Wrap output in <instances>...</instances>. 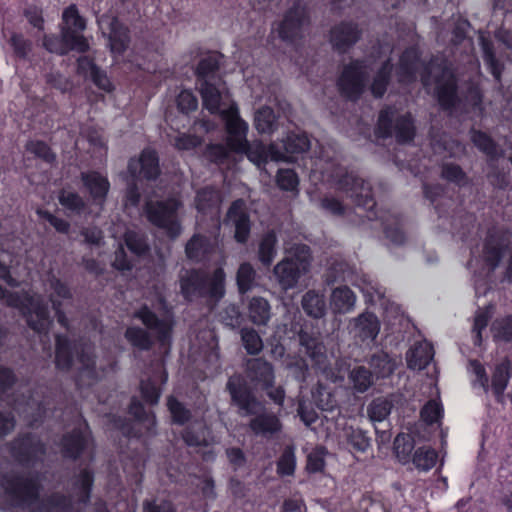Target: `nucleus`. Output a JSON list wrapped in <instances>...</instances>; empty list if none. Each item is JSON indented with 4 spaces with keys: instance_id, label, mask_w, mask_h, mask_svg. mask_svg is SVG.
I'll list each match as a JSON object with an SVG mask.
<instances>
[{
    "instance_id": "nucleus-1",
    "label": "nucleus",
    "mask_w": 512,
    "mask_h": 512,
    "mask_svg": "<svg viewBox=\"0 0 512 512\" xmlns=\"http://www.w3.org/2000/svg\"><path fill=\"white\" fill-rule=\"evenodd\" d=\"M420 57L415 48L406 49L401 57L396 70L400 83H411L416 79L420 68ZM422 84L425 87L436 86L437 98L444 109L453 108L457 101V80L452 70L439 58H432L427 64L422 65L420 73Z\"/></svg>"
},
{
    "instance_id": "nucleus-2",
    "label": "nucleus",
    "mask_w": 512,
    "mask_h": 512,
    "mask_svg": "<svg viewBox=\"0 0 512 512\" xmlns=\"http://www.w3.org/2000/svg\"><path fill=\"white\" fill-rule=\"evenodd\" d=\"M226 390L230 394L231 403L237 406L238 414L241 417H252L248 426L256 436L269 439L281 432L282 423L279 417L267 411L265 405L257 399L241 375L230 376L226 383Z\"/></svg>"
},
{
    "instance_id": "nucleus-3",
    "label": "nucleus",
    "mask_w": 512,
    "mask_h": 512,
    "mask_svg": "<svg viewBox=\"0 0 512 512\" xmlns=\"http://www.w3.org/2000/svg\"><path fill=\"white\" fill-rule=\"evenodd\" d=\"M333 178L339 190L345 192L358 207H362L367 211L366 217L368 220L379 218L377 213L373 211L376 202L373 198L372 188L369 183L359 178L353 172L344 171L343 169H339L333 175ZM380 219L384 225L386 238L395 245L403 244L406 237L398 223L395 226H390L385 223L382 216Z\"/></svg>"
},
{
    "instance_id": "nucleus-4",
    "label": "nucleus",
    "mask_w": 512,
    "mask_h": 512,
    "mask_svg": "<svg viewBox=\"0 0 512 512\" xmlns=\"http://www.w3.org/2000/svg\"><path fill=\"white\" fill-rule=\"evenodd\" d=\"M134 318L139 319L145 328L129 326L125 330L124 337L127 342L139 351H149L157 340L165 345L172 330V323L168 317H158L148 306H142L134 312Z\"/></svg>"
},
{
    "instance_id": "nucleus-5",
    "label": "nucleus",
    "mask_w": 512,
    "mask_h": 512,
    "mask_svg": "<svg viewBox=\"0 0 512 512\" xmlns=\"http://www.w3.org/2000/svg\"><path fill=\"white\" fill-rule=\"evenodd\" d=\"M41 484L31 473L0 472V506L2 509L31 508L39 500Z\"/></svg>"
},
{
    "instance_id": "nucleus-6",
    "label": "nucleus",
    "mask_w": 512,
    "mask_h": 512,
    "mask_svg": "<svg viewBox=\"0 0 512 512\" xmlns=\"http://www.w3.org/2000/svg\"><path fill=\"white\" fill-rule=\"evenodd\" d=\"M180 289L187 301L204 298L208 304L215 305L225 294L224 270L216 268L212 274L197 269L185 270L180 275Z\"/></svg>"
},
{
    "instance_id": "nucleus-7",
    "label": "nucleus",
    "mask_w": 512,
    "mask_h": 512,
    "mask_svg": "<svg viewBox=\"0 0 512 512\" xmlns=\"http://www.w3.org/2000/svg\"><path fill=\"white\" fill-rule=\"evenodd\" d=\"M225 128L227 132V145L232 152L245 154L247 158L260 167L271 159L269 147L260 141L249 142L247 140L248 123L239 115L236 107L224 112Z\"/></svg>"
},
{
    "instance_id": "nucleus-8",
    "label": "nucleus",
    "mask_w": 512,
    "mask_h": 512,
    "mask_svg": "<svg viewBox=\"0 0 512 512\" xmlns=\"http://www.w3.org/2000/svg\"><path fill=\"white\" fill-rule=\"evenodd\" d=\"M182 202L175 197L165 200L148 199L144 205V214L147 220L163 230L170 239H176L182 232L178 218V210Z\"/></svg>"
},
{
    "instance_id": "nucleus-9",
    "label": "nucleus",
    "mask_w": 512,
    "mask_h": 512,
    "mask_svg": "<svg viewBox=\"0 0 512 512\" xmlns=\"http://www.w3.org/2000/svg\"><path fill=\"white\" fill-rule=\"evenodd\" d=\"M415 133L416 128L410 113L400 114L393 107L380 111L376 128L378 137H395L397 143L407 144L413 141Z\"/></svg>"
},
{
    "instance_id": "nucleus-10",
    "label": "nucleus",
    "mask_w": 512,
    "mask_h": 512,
    "mask_svg": "<svg viewBox=\"0 0 512 512\" xmlns=\"http://www.w3.org/2000/svg\"><path fill=\"white\" fill-rule=\"evenodd\" d=\"M298 336L301 350L311 360L313 366L326 373L327 378L336 382L338 377L333 372L329 374L326 371L328 357L321 333L304 327L300 330Z\"/></svg>"
},
{
    "instance_id": "nucleus-11",
    "label": "nucleus",
    "mask_w": 512,
    "mask_h": 512,
    "mask_svg": "<svg viewBox=\"0 0 512 512\" xmlns=\"http://www.w3.org/2000/svg\"><path fill=\"white\" fill-rule=\"evenodd\" d=\"M367 77V67L363 61L355 60L346 65L337 82L341 95L352 101L357 100L364 92Z\"/></svg>"
},
{
    "instance_id": "nucleus-12",
    "label": "nucleus",
    "mask_w": 512,
    "mask_h": 512,
    "mask_svg": "<svg viewBox=\"0 0 512 512\" xmlns=\"http://www.w3.org/2000/svg\"><path fill=\"white\" fill-rule=\"evenodd\" d=\"M10 453L20 464L33 466L37 461L43 459L46 447L38 436L27 433L17 437L10 443Z\"/></svg>"
},
{
    "instance_id": "nucleus-13",
    "label": "nucleus",
    "mask_w": 512,
    "mask_h": 512,
    "mask_svg": "<svg viewBox=\"0 0 512 512\" xmlns=\"http://www.w3.org/2000/svg\"><path fill=\"white\" fill-rule=\"evenodd\" d=\"M310 149V140L306 133L291 131L279 142L271 143L269 151L273 161H292L294 155L302 154Z\"/></svg>"
},
{
    "instance_id": "nucleus-14",
    "label": "nucleus",
    "mask_w": 512,
    "mask_h": 512,
    "mask_svg": "<svg viewBox=\"0 0 512 512\" xmlns=\"http://www.w3.org/2000/svg\"><path fill=\"white\" fill-rule=\"evenodd\" d=\"M309 24L306 5L296 1L285 13L279 23L278 34L284 41H293L302 36L304 28Z\"/></svg>"
},
{
    "instance_id": "nucleus-15",
    "label": "nucleus",
    "mask_w": 512,
    "mask_h": 512,
    "mask_svg": "<svg viewBox=\"0 0 512 512\" xmlns=\"http://www.w3.org/2000/svg\"><path fill=\"white\" fill-rule=\"evenodd\" d=\"M62 20L61 32L68 41L76 45V51L79 53L88 51V41L82 34L86 28V22L85 19L79 15L75 4H71L64 10Z\"/></svg>"
},
{
    "instance_id": "nucleus-16",
    "label": "nucleus",
    "mask_w": 512,
    "mask_h": 512,
    "mask_svg": "<svg viewBox=\"0 0 512 512\" xmlns=\"http://www.w3.org/2000/svg\"><path fill=\"white\" fill-rule=\"evenodd\" d=\"M199 92L202 98L203 107L211 114H219L225 122L224 112L232 107H238L236 104L230 105L228 108L221 109L223 99L226 96V87L222 78L215 81H202L199 84Z\"/></svg>"
},
{
    "instance_id": "nucleus-17",
    "label": "nucleus",
    "mask_w": 512,
    "mask_h": 512,
    "mask_svg": "<svg viewBox=\"0 0 512 512\" xmlns=\"http://www.w3.org/2000/svg\"><path fill=\"white\" fill-rule=\"evenodd\" d=\"M90 443V430L84 421L71 432L63 435L61 439V453L63 457L76 460L88 448Z\"/></svg>"
},
{
    "instance_id": "nucleus-18",
    "label": "nucleus",
    "mask_w": 512,
    "mask_h": 512,
    "mask_svg": "<svg viewBox=\"0 0 512 512\" xmlns=\"http://www.w3.org/2000/svg\"><path fill=\"white\" fill-rule=\"evenodd\" d=\"M225 223L231 225L235 229L234 238L238 243H246L250 235V219L246 211L245 202L237 199L230 205Z\"/></svg>"
},
{
    "instance_id": "nucleus-19",
    "label": "nucleus",
    "mask_w": 512,
    "mask_h": 512,
    "mask_svg": "<svg viewBox=\"0 0 512 512\" xmlns=\"http://www.w3.org/2000/svg\"><path fill=\"white\" fill-rule=\"evenodd\" d=\"M48 283L52 290L49 294V301L51 302L52 309L55 312L57 322L63 328L69 329V320L63 310V301H71L73 298L72 292L66 283L62 282L55 276L50 277Z\"/></svg>"
},
{
    "instance_id": "nucleus-20",
    "label": "nucleus",
    "mask_w": 512,
    "mask_h": 512,
    "mask_svg": "<svg viewBox=\"0 0 512 512\" xmlns=\"http://www.w3.org/2000/svg\"><path fill=\"white\" fill-rule=\"evenodd\" d=\"M128 172L133 178L154 180L160 174L159 161L155 151L145 149L138 159L132 158L128 163Z\"/></svg>"
},
{
    "instance_id": "nucleus-21",
    "label": "nucleus",
    "mask_w": 512,
    "mask_h": 512,
    "mask_svg": "<svg viewBox=\"0 0 512 512\" xmlns=\"http://www.w3.org/2000/svg\"><path fill=\"white\" fill-rule=\"evenodd\" d=\"M246 377L256 387L268 390L274 384V369L263 358H251L246 362Z\"/></svg>"
},
{
    "instance_id": "nucleus-22",
    "label": "nucleus",
    "mask_w": 512,
    "mask_h": 512,
    "mask_svg": "<svg viewBox=\"0 0 512 512\" xmlns=\"http://www.w3.org/2000/svg\"><path fill=\"white\" fill-rule=\"evenodd\" d=\"M510 244L509 239L498 230H489L484 242L483 259L494 270L501 262Z\"/></svg>"
},
{
    "instance_id": "nucleus-23",
    "label": "nucleus",
    "mask_w": 512,
    "mask_h": 512,
    "mask_svg": "<svg viewBox=\"0 0 512 512\" xmlns=\"http://www.w3.org/2000/svg\"><path fill=\"white\" fill-rule=\"evenodd\" d=\"M360 37L361 30L358 24L354 22L343 21L330 30V42L340 53L346 52Z\"/></svg>"
},
{
    "instance_id": "nucleus-24",
    "label": "nucleus",
    "mask_w": 512,
    "mask_h": 512,
    "mask_svg": "<svg viewBox=\"0 0 512 512\" xmlns=\"http://www.w3.org/2000/svg\"><path fill=\"white\" fill-rule=\"evenodd\" d=\"M218 243L216 238L195 234L187 242L185 253L188 259L195 262L208 261L217 253Z\"/></svg>"
},
{
    "instance_id": "nucleus-25",
    "label": "nucleus",
    "mask_w": 512,
    "mask_h": 512,
    "mask_svg": "<svg viewBox=\"0 0 512 512\" xmlns=\"http://www.w3.org/2000/svg\"><path fill=\"white\" fill-rule=\"evenodd\" d=\"M80 177L94 203L103 205L110 189L108 179L97 171L82 172Z\"/></svg>"
},
{
    "instance_id": "nucleus-26",
    "label": "nucleus",
    "mask_w": 512,
    "mask_h": 512,
    "mask_svg": "<svg viewBox=\"0 0 512 512\" xmlns=\"http://www.w3.org/2000/svg\"><path fill=\"white\" fill-rule=\"evenodd\" d=\"M274 276L280 287L287 291L296 287L299 279L307 273L306 270L295 266L291 261L281 260L273 269Z\"/></svg>"
},
{
    "instance_id": "nucleus-27",
    "label": "nucleus",
    "mask_w": 512,
    "mask_h": 512,
    "mask_svg": "<svg viewBox=\"0 0 512 512\" xmlns=\"http://www.w3.org/2000/svg\"><path fill=\"white\" fill-rule=\"evenodd\" d=\"M194 202L198 212L204 215H218L222 202L221 193L212 186H206L196 192Z\"/></svg>"
},
{
    "instance_id": "nucleus-28",
    "label": "nucleus",
    "mask_w": 512,
    "mask_h": 512,
    "mask_svg": "<svg viewBox=\"0 0 512 512\" xmlns=\"http://www.w3.org/2000/svg\"><path fill=\"white\" fill-rule=\"evenodd\" d=\"M14 410L23 417L30 427L38 425L46 412L44 405L32 396H29L25 401L16 400Z\"/></svg>"
},
{
    "instance_id": "nucleus-29",
    "label": "nucleus",
    "mask_w": 512,
    "mask_h": 512,
    "mask_svg": "<svg viewBox=\"0 0 512 512\" xmlns=\"http://www.w3.org/2000/svg\"><path fill=\"white\" fill-rule=\"evenodd\" d=\"M355 336L361 341H373L380 331V322L371 312H365L353 319Z\"/></svg>"
},
{
    "instance_id": "nucleus-30",
    "label": "nucleus",
    "mask_w": 512,
    "mask_h": 512,
    "mask_svg": "<svg viewBox=\"0 0 512 512\" xmlns=\"http://www.w3.org/2000/svg\"><path fill=\"white\" fill-rule=\"evenodd\" d=\"M78 360L81 364L78 381L82 385H91L98 379L93 348L87 344L83 345L78 355Z\"/></svg>"
},
{
    "instance_id": "nucleus-31",
    "label": "nucleus",
    "mask_w": 512,
    "mask_h": 512,
    "mask_svg": "<svg viewBox=\"0 0 512 512\" xmlns=\"http://www.w3.org/2000/svg\"><path fill=\"white\" fill-rule=\"evenodd\" d=\"M367 363L371 368L370 371L377 378L389 377L397 366L396 360L383 350L372 353L368 357Z\"/></svg>"
},
{
    "instance_id": "nucleus-32",
    "label": "nucleus",
    "mask_w": 512,
    "mask_h": 512,
    "mask_svg": "<svg viewBox=\"0 0 512 512\" xmlns=\"http://www.w3.org/2000/svg\"><path fill=\"white\" fill-rule=\"evenodd\" d=\"M433 347L427 342H418L406 353L407 366L413 370H422L433 359Z\"/></svg>"
},
{
    "instance_id": "nucleus-33",
    "label": "nucleus",
    "mask_w": 512,
    "mask_h": 512,
    "mask_svg": "<svg viewBox=\"0 0 512 512\" xmlns=\"http://www.w3.org/2000/svg\"><path fill=\"white\" fill-rule=\"evenodd\" d=\"M27 323L36 332L47 331L51 324L47 304L42 300L32 301L31 310L27 316Z\"/></svg>"
},
{
    "instance_id": "nucleus-34",
    "label": "nucleus",
    "mask_w": 512,
    "mask_h": 512,
    "mask_svg": "<svg viewBox=\"0 0 512 512\" xmlns=\"http://www.w3.org/2000/svg\"><path fill=\"white\" fill-rule=\"evenodd\" d=\"M222 58L223 55L220 53L212 52L199 61L196 70L197 84L205 80L215 81V79L220 78L216 73L220 68V60Z\"/></svg>"
},
{
    "instance_id": "nucleus-35",
    "label": "nucleus",
    "mask_w": 512,
    "mask_h": 512,
    "mask_svg": "<svg viewBox=\"0 0 512 512\" xmlns=\"http://www.w3.org/2000/svg\"><path fill=\"white\" fill-rule=\"evenodd\" d=\"M304 312L312 318L320 319L326 314V302L323 294L315 290H308L301 299Z\"/></svg>"
},
{
    "instance_id": "nucleus-36",
    "label": "nucleus",
    "mask_w": 512,
    "mask_h": 512,
    "mask_svg": "<svg viewBox=\"0 0 512 512\" xmlns=\"http://www.w3.org/2000/svg\"><path fill=\"white\" fill-rule=\"evenodd\" d=\"M356 296L347 286L337 287L331 294V306L334 312L345 314L354 309Z\"/></svg>"
},
{
    "instance_id": "nucleus-37",
    "label": "nucleus",
    "mask_w": 512,
    "mask_h": 512,
    "mask_svg": "<svg viewBox=\"0 0 512 512\" xmlns=\"http://www.w3.org/2000/svg\"><path fill=\"white\" fill-rule=\"evenodd\" d=\"M470 134L472 143L487 156L489 161H496L502 156L499 146L487 133L472 129Z\"/></svg>"
},
{
    "instance_id": "nucleus-38",
    "label": "nucleus",
    "mask_w": 512,
    "mask_h": 512,
    "mask_svg": "<svg viewBox=\"0 0 512 512\" xmlns=\"http://www.w3.org/2000/svg\"><path fill=\"white\" fill-rule=\"evenodd\" d=\"M72 501L69 497L53 493L42 499L33 509L32 512H71Z\"/></svg>"
},
{
    "instance_id": "nucleus-39",
    "label": "nucleus",
    "mask_w": 512,
    "mask_h": 512,
    "mask_svg": "<svg viewBox=\"0 0 512 512\" xmlns=\"http://www.w3.org/2000/svg\"><path fill=\"white\" fill-rule=\"evenodd\" d=\"M269 302L262 297H253L248 305L249 319L255 325H266L271 317Z\"/></svg>"
},
{
    "instance_id": "nucleus-40",
    "label": "nucleus",
    "mask_w": 512,
    "mask_h": 512,
    "mask_svg": "<svg viewBox=\"0 0 512 512\" xmlns=\"http://www.w3.org/2000/svg\"><path fill=\"white\" fill-rule=\"evenodd\" d=\"M395 396H381L373 399L368 405L367 413L372 421L381 422L385 420L394 407Z\"/></svg>"
},
{
    "instance_id": "nucleus-41",
    "label": "nucleus",
    "mask_w": 512,
    "mask_h": 512,
    "mask_svg": "<svg viewBox=\"0 0 512 512\" xmlns=\"http://www.w3.org/2000/svg\"><path fill=\"white\" fill-rule=\"evenodd\" d=\"M110 47L113 52L123 53L129 44V30L118 20L114 19L110 24Z\"/></svg>"
},
{
    "instance_id": "nucleus-42",
    "label": "nucleus",
    "mask_w": 512,
    "mask_h": 512,
    "mask_svg": "<svg viewBox=\"0 0 512 512\" xmlns=\"http://www.w3.org/2000/svg\"><path fill=\"white\" fill-rule=\"evenodd\" d=\"M509 369L510 361L506 359L495 367L492 375L491 388L497 401L499 402H501L503 399V393L510 379Z\"/></svg>"
},
{
    "instance_id": "nucleus-43",
    "label": "nucleus",
    "mask_w": 512,
    "mask_h": 512,
    "mask_svg": "<svg viewBox=\"0 0 512 512\" xmlns=\"http://www.w3.org/2000/svg\"><path fill=\"white\" fill-rule=\"evenodd\" d=\"M73 363V348L66 336H56V367L63 371H68Z\"/></svg>"
},
{
    "instance_id": "nucleus-44",
    "label": "nucleus",
    "mask_w": 512,
    "mask_h": 512,
    "mask_svg": "<svg viewBox=\"0 0 512 512\" xmlns=\"http://www.w3.org/2000/svg\"><path fill=\"white\" fill-rule=\"evenodd\" d=\"M277 237L274 231L265 233L259 243L258 258L264 266H269L276 254Z\"/></svg>"
},
{
    "instance_id": "nucleus-45",
    "label": "nucleus",
    "mask_w": 512,
    "mask_h": 512,
    "mask_svg": "<svg viewBox=\"0 0 512 512\" xmlns=\"http://www.w3.org/2000/svg\"><path fill=\"white\" fill-rule=\"evenodd\" d=\"M254 125L259 133L271 134L277 129V117L270 107H262L255 113Z\"/></svg>"
},
{
    "instance_id": "nucleus-46",
    "label": "nucleus",
    "mask_w": 512,
    "mask_h": 512,
    "mask_svg": "<svg viewBox=\"0 0 512 512\" xmlns=\"http://www.w3.org/2000/svg\"><path fill=\"white\" fill-rule=\"evenodd\" d=\"M393 65L390 59H387L376 73L371 84V92L376 98L382 97L390 82Z\"/></svg>"
},
{
    "instance_id": "nucleus-47",
    "label": "nucleus",
    "mask_w": 512,
    "mask_h": 512,
    "mask_svg": "<svg viewBox=\"0 0 512 512\" xmlns=\"http://www.w3.org/2000/svg\"><path fill=\"white\" fill-rule=\"evenodd\" d=\"M373 374L365 366H356L349 373V380L358 393L366 392L374 383Z\"/></svg>"
},
{
    "instance_id": "nucleus-48",
    "label": "nucleus",
    "mask_w": 512,
    "mask_h": 512,
    "mask_svg": "<svg viewBox=\"0 0 512 512\" xmlns=\"http://www.w3.org/2000/svg\"><path fill=\"white\" fill-rule=\"evenodd\" d=\"M490 330L494 341L512 342V315L496 318Z\"/></svg>"
},
{
    "instance_id": "nucleus-49",
    "label": "nucleus",
    "mask_w": 512,
    "mask_h": 512,
    "mask_svg": "<svg viewBox=\"0 0 512 512\" xmlns=\"http://www.w3.org/2000/svg\"><path fill=\"white\" fill-rule=\"evenodd\" d=\"M346 440L350 449L359 453H365L371 446V438L360 428L347 429Z\"/></svg>"
},
{
    "instance_id": "nucleus-50",
    "label": "nucleus",
    "mask_w": 512,
    "mask_h": 512,
    "mask_svg": "<svg viewBox=\"0 0 512 512\" xmlns=\"http://www.w3.org/2000/svg\"><path fill=\"white\" fill-rule=\"evenodd\" d=\"M94 482L93 473L89 469H83L76 476L73 485L78 490V501L86 504L90 500L92 485Z\"/></svg>"
},
{
    "instance_id": "nucleus-51",
    "label": "nucleus",
    "mask_w": 512,
    "mask_h": 512,
    "mask_svg": "<svg viewBox=\"0 0 512 512\" xmlns=\"http://www.w3.org/2000/svg\"><path fill=\"white\" fill-rule=\"evenodd\" d=\"M483 60L495 79L499 80L502 73V64L495 56L493 43L486 38H481Z\"/></svg>"
},
{
    "instance_id": "nucleus-52",
    "label": "nucleus",
    "mask_w": 512,
    "mask_h": 512,
    "mask_svg": "<svg viewBox=\"0 0 512 512\" xmlns=\"http://www.w3.org/2000/svg\"><path fill=\"white\" fill-rule=\"evenodd\" d=\"M43 45L49 52L59 55H65L73 50L76 51V45L71 41H68L62 32L60 36H45L43 39Z\"/></svg>"
},
{
    "instance_id": "nucleus-53",
    "label": "nucleus",
    "mask_w": 512,
    "mask_h": 512,
    "mask_svg": "<svg viewBox=\"0 0 512 512\" xmlns=\"http://www.w3.org/2000/svg\"><path fill=\"white\" fill-rule=\"evenodd\" d=\"M59 203L70 213L80 215L86 209V203L76 192L62 190L58 196Z\"/></svg>"
},
{
    "instance_id": "nucleus-54",
    "label": "nucleus",
    "mask_w": 512,
    "mask_h": 512,
    "mask_svg": "<svg viewBox=\"0 0 512 512\" xmlns=\"http://www.w3.org/2000/svg\"><path fill=\"white\" fill-rule=\"evenodd\" d=\"M283 260L291 261L295 266L308 272L311 265L310 247L306 244H296L290 248L289 255Z\"/></svg>"
},
{
    "instance_id": "nucleus-55",
    "label": "nucleus",
    "mask_w": 512,
    "mask_h": 512,
    "mask_svg": "<svg viewBox=\"0 0 512 512\" xmlns=\"http://www.w3.org/2000/svg\"><path fill=\"white\" fill-rule=\"evenodd\" d=\"M438 455L434 449L421 447L413 455V464L418 470L428 471L433 468L437 462Z\"/></svg>"
},
{
    "instance_id": "nucleus-56",
    "label": "nucleus",
    "mask_w": 512,
    "mask_h": 512,
    "mask_svg": "<svg viewBox=\"0 0 512 512\" xmlns=\"http://www.w3.org/2000/svg\"><path fill=\"white\" fill-rule=\"evenodd\" d=\"M414 439L409 434L400 433L394 440V452L399 461L406 463L414 449Z\"/></svg>"
},
{
    "instance_id": "nucleus-57",
    "label": "nucleus",
    "mask_w": 512,
    "mask_h": 512,
    "mask_svg": "<svg viewBox=\"0 0 512 512\" xmlns=\"http://www.w3.org/2000/svg\"><path fill=\"white\" fill-rule=\"evenodd\" d=\"M129 413L135 417L136 420L146 423V428L149 432H153L156 425V418L152 412L145 410L142 403L137 398H132L129 405Z\"/></svg>"
},
{
    "instance_id": "nucleus-58",
    "label": "nucleus",
    "mask_w": 512,
    "mask_h": 512,
    "mask_svg": "<svg viewBox=\"0 0 512 512\" xmlns=\"http://www.w3.org/2000/svg\"><path fill=\"white\" fill-rule=\"evenodd\" d=\"M256 272L250 263H242L237 271L236 280L239 292L244 294L254 285Z\"/></svg>"
},
{
    "instance_id": "nucleus-59",
    "label": "nucleus",
    "mask_w": 512,
    "mask_h": 512,
    "mask_svg": "<svg viewBox=\"0 0 512 512\" xmlns=\"http://www.w3.org/2000/svg\"><path fill=\"white\" fill-rule=\"evenodd\" d=\"M181 437L189 447H207L209 445L205 429L202 427L196 429L188 426L182 431Z\"/></svg>"
},
{
    "instance_id": "nucleus-60",
    "label": "nucleus",
    "mask_w": 512,
    "mask_h": 512,
    "mask_svg": "<svg viewBox=\"0 0 512 512\" xmlns=\"http://www.w3.org/2000/svg\"><path fill=\"white\" fill-rule=\"evenodd\" d=\"M241 340L248 354H259L263 349V342L258 333L251 328L241 330Z\"/></svg>"
},
{
    "instance_id": "nucleus-61",
    "label": "nucleus",
    "mask_w": 512,
    "mask_h": 512,
    "mask_svg": "<svg viewBox=\"0 0 512 512\" xmlns=\"http://www.w3.org/2000/svg\"><path fill=\"white\" fill-rule=\"evenodd\" d=\"M167 406L171 413L172 420L176 424L184 425L192 417L191 411L173 396H169Z\"/></svg>"
},
{
    "instance_id": "nucleus-62",
    "label": "nucleus",
    "mask_w": 512,
    "mask_h": 512,
    "mask_svg": "<svg viewBox=\"0 0 512 512\" xmlns=\"http://www.w3.org/2000/svg\"><path fill=\"white\" fill-rule=\"evenodd\" d=\"M492 316V312L489 308L478 309L475 317L474 324L472 327V333L474 334V345L480 346L482 343V331L487 327L488 322Z\"/></svg>"
},
{
    "instance_id": "nucleus-63",
    "label": "nucleus",
    "mask_w": 512,
    "mask_h": 512,
    "mask_svg": "<svg viewBox=\"0 0 512 512\" xmlns=\"http://www.w3.org/2000/svg\"><path fill=\"white\" fill-rule=\"evenodd\" d=\"M441 175L444 179L458 186H465L469 179L462 168L454 163H446L442 166Z\"/></svg>"
},
{
    "instance_id": "nucleus-64",
    "label": "nucleus",
    "mask_w": 512,
    "mask_h": 512,
    "mask_svg": "<svg viewBox=\"0 0 512 512\" xmlns=\"http://www.w3.org/2000/svg\"><path fill=\"white\" fill-rule=\"evenodd\" d=\"M219 319L225 326L235 329L242 324L243 316L236 305L229 304L220 311Z\"/></svg>"
}]
</instances>
